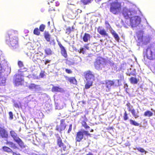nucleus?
Segmentation results:
<instances>
[{"instance_id":"obj_1","label":"nucleus","mask_w":155,"mask_h":155,"mask_svg":"<svg viewBox=\"0 0 155 155\" xmlns=\"http://www.w3.org/2000/svg\"><path fill=\"white\" fill-rule=\"evenodd\" d=\"M56 142L58 147L61 148L57 151L58 154L64 155L69 152V150L71 148L70 146L68 143H64L60 137L58 136L56 137Z\"/></svg>"},{"instance_id":"obj_2","label":"nucleus","mask_w":155,"mask_h":155,"mask_svg":"<svg viewBox=\"0 0 155 155\" xmlns=\"http://www.w3.org/2000/svg\"><path fill=\"white\" fill-rule=\"evenodd\" d=\"M14 32H12V34L10 35L9 34H8L6 36V42L7 44L12 49H15L18 47V39L17 36H12Z\"/></svg>"},{"instance_id":"obj_3","label":"nucleus","mask_w":155,"mask_h":155,"mask_svg":"<svg viewBox=\"0 0 155 155\" xmlns=\"http://www.w3.org/2000/svg\"><path fill=\"white\" fill-rule=\"evenodd\" d=\"M109 1L110 12L114 15L118 14L121 10V3L118 0H109Z\"/></svg>"},{"instance_id":"obj_4","label":"nucleus","mask_w":155,"mask_h":155,"mask_svg":"<svg viewBox=\"0 0 155 155\" xmlns=\"http://www.w3.org/2000/svg\"><path fill=\"white\" fill-rule=\"evenodd\" d=\"M106 64V61L105 59L99 57L95 59L94 63V66L96 69L99 71L104 68Z\"/></svg>"},{"instance_id":"obj_5","label":"nucleus","mask_w":155,"mask_h":155,"mask_svg":"<svg viewBox=\"0 0 155 155\" xmlns=\"http://www.w3.org/2000/svg\"><path fill=\"white\" fill-rule=\"evenodd\" d=\"M10 134L14 140L19 145L21 148L25 147V145L22 140L18 137L17 134L13 130H11L10 132Z\"/></svg>"},{"instance_id":"obj_6","label":"nucleus","mask_w":155,"mask_h":155,"mask_svg":"<svg viewBox=\"0 0 155 155\" xmlns=\"http://www.w3.org/2000/svg\"><path fill=\"white\" fill-rule=\"evenodd\" d=\"M124 79V77H121L120 80H108L107 81L105 82L106 86L107 88L110 89L112 86L117 87L120 85V83L121 81Z\"/></svg>"},{"instance_id":"obj_7","label":"nucleus","mask_w":155,"mask_h":155,"mask_svg":"<svg viewBox=\"0 0 155 155\" xmlns=\"http://www.w3.org/2000/svg\"><path fill=\"white\" fill-rule=\"evenodd\" d=\"M84 134L87 136H91V134L89 133L88 131L83 130V131H79L76 134L75 140L76 142H80L83 139Z\"/></svg>"},{"instance_id":"obj_8","label":"nucleus","mask_w":155,"mask_h":155,"mask_svg":"<svg viewBox=\"0 0 155 155\" xmlns=\"http://www.w3.org/2000/svg\"><path fill=\"white\" fill-rule=\"evenodd\" d=\"M154 50L152 47H148L144 51V54L148 59L153 60L155 59V54L153 53Z\"/></svg>"},{"instance_id":"obj_9","label":"nucleus","mask_w":155,"mask_h":155,"mask_svg":"<svg viewBox=\"0 0 155 155\" xmlns=\"http://www.w3.org/2000/svg\"><path fill=\"white\" fill-rule=\"evenodd\" d=\"M24 75L21 74H16L14 76L13 83L16 86L21 85L24 81Z\"/></svg>"},{"instance_id":"obj_10","label":"nucleus","mask_w":155,"mask_h":155,"mask_svg":"<svg viewBox=\"0 0 155 155\" xmlns=\"http://www.w3.org/2000/svg\"><path fill=\"white\" fill-rule=\"evenodd\" d=\"M122 14L126 19H129L134 15V12L126 7L123 8L122 11Z\"/></svg>"},{"instance_id":"obj_11","label":"nucleus","mask_w":155,"mask_h":155,"mask_svg":"<svg viewBox=\"0 0 155 155\" xmlns=\"http://www.w3.org/2000/svg\"><path fill=\"white\" fill-rule=\"evenodd\" d=\"M130 18V24L132 27L137 26L141 21L140 18L138 16H132Z\"/></svg>"},{"instance_id":"obj_12","label":"nucleus","mask_w":155,"mask_h":155,"mask_svg":"<svg viewBox=\"0 0 155 155\" xmlns=\"http://www.w3.org/2000/svg\"><path fill=\"white\" fill-rule=\"evenodd\" d=\"M65 121V120L64 119L61 120L60 125H57L56 126L55 129L56 130L61 132L65 129L67 125L66 124Z\"/></svg>"},{"instance_id":"obj_13","label":"nucleus","mask_w":155,"mask_h":155,"mask_svg":"<svg viewBox=\"0 0 155 155\" xmlns=\"http://www.w3.org/2000/svg\"><path fill=\"white\" fill-rule=\"evenodd\" d=\"M84 76L86 81H92L94 80V76L92 72L90 70L87 71L84 73Z\"/></svg>"},{"instance_id":"obj_14","label":"nucleus","mask_w":155,"mask_h":155,"mask_svg":"<svg viewBox=\"0 0 155 155\" xmlns=\"http://www.w3.org/2000/svg\"><path fill=\"white\" fill-rule=\"evenodd\" d=\"M43 54V53L41 52L35 53L33 57V61L37 63L40 61H41Z\"/></svg>"},{"instance_id":"obj_15","label":"nucleus","mask_w":155,"mask_h":155,"mask_svg":"<svg viewBox=\"0 0 155 155\" xmlns=\"http://www.w3.org/2000/svg\"><path fill=\"white\" fill-rule=\"evenodd\" d=\"M66 81L69 83L71 84L77 85V81L75 77H68L67 76H64Z\"/></svg>"},{"instance_id":"obj_16","label":"nucleus","mask_w":155,"mask_h":155,"mask_svg":"<svg viewBox=\"0 0 155 155\" xmlns=\"http://www.w3.org/2000/svg\"><path fill=\"white\" fill-rule=\"evenodd\" d=\"M0 137L5 139L8 138V137L7 131L4 127H0Z\"/></svg>"},{"instance_id":"obj_17","label":"nucleus","mask_w":155,"mask_h":155,"mask_svg":"<svg viewBox=\"0 0 155 155\" xmlns=\"http://www.w3.org/2000/svg\"><path fill=\"white\" fill-rule=\"evenodd\" d=\"M97 31L103 37H107L108 34L106 30L104 28L99 26L97 28Z\"/></svg>"},{"instance_id":"obj_18","label":"nucleus","mask_w":155,"mask_h":155,"mask_svg":"<svg viewBox=\"0 0 155 155\" xmlns=\"http://www.w3.org/2000/svg\"><path fill=\"white\" fill-rule=\"evenodd\" d=\"M58 44L60 48L61 53V55L64 58H67L68 56V55L67 51L66 50L64 47L62 45V44L60 42H58Z\"/></svg>"},{"instance_id":"obj_19","label":"nucleus","mask_w":155,"mask_h":155,"mask_svg":"<svg viewBox=\"0 0 155 155\" xmlns=\"http://www.w3.org/2000/svg\"><path fill=\"white\" fill-rule=\"evenodd\" d=\"M136 34L138 39L140 42H143V32L142 31H139L137 32Z\"/></svg>"},{"instance_id":"obj_20","label":"nucleus","mask_w":155,"mask_h":155,"mask_svg":"<svg viewBox=\"0 0 155 155\" xmlns=\"http://www.w3.org/2000/svg\"><path fill=\"white\" fill-rule=\"evenodd\" d=\"M6 144L11 145V147L13 149H18V148L16 145L13 142L8 141L7 140H6Z\"/></svg>"},{"instance_id":"obj_21","label":"nucleus","mask_w":155,"mask_h":155,"mask_svg":"<svg viewBox=\"0 0 155 155\" xmlns=\"http://www.w3.org/2000/svg\"><path fill=\"white\" fill-rule=\"evenodd\" d=\"M110 33L115 40L118 42L120 40V38L118 35L116 31L114 30H112L110 31Z\"/></svg>"},{"instance_id":"obj_22","label":"nucleus","mask_w":155,"mask_h":155,"mask_svg":"<svg viewBox=\"0 0 155 155\" xmlns=\"http://www.w3.org/2000/svg\"><path fill=\"white\" fill-rule=\"evenodd\" d=\"M62 88L58 86H53L51 88V91L53 92H60L62 91Z\"/></svg>"},{"instance_id":"obj_23","label":"nucleus","mask_w":155,"mask_h":155,"mask_svg":"<svg viewBox=\"0 0 155 155\" xmlns=\"http://www.w3.org/2000/svg\"><path fill=\"white\" fill-rule=\"evenodd\" d=\"M90 38V35L89 34L85 33L83 38V40L84 42H87Z\"/></svg>"},{"instance_id":"obj_24","label":"nucleus","mask_w":155,"mask_h":155,"mask_svg":"<svg viewBox=\"0 0 155 155\" xmlns=\"http://www.w3.org/2000/svg\"><path fill=\"white\" fill-rule=\"evenodd\" d=\"M2 149L4 151L8 153H12L13 154V153L14 152L10 148L6 146L2 147Z\"/></svg>"},{"instance_id":"obj_25","label":"nucleus","mask_w":155,"mask_h":155,"mask_svg":"<svg viewBox=\"0 0 155 155\" xmlns=\"http://www.w3.org/2000/svg\"><path fill=\"white\" fill-rule=\"evenodd\" d=\"M93 81H87V82L85 85L86 89H88L92 85Z\"/></svg>"},{"instance_id":"obj_26","label":"nucleus","mask_w":155,"mask_h":155,"mask_svg":"<svg viewBox=\"0 0 155 155\" xmlns=\"http://www.w3.org/2000/svg\"><path fill=\"white\" fill-rule=\"evenodd\" d=\"M45 54L47 55H50L53 54V51L49 48H47L44 50Z\"/></svg>"},{"instance_id":"obj_27","label":"nucleus","mask_w":155,"mask_h":155,"mask_svg":"<svg viewBox=\"0 0 155 155\" xmlns=\"http://www.w3.org/2000/svg\"><path fill=\"white\" fill-rule=\"evenodd\" d=\"M39 86V85H36L35 84L31 83L28 86V87L30 90L36 89Z\"/></svg>"},{"instance_id":"obj_28","label":"nucleus","mask_w":155,"mask_h":155,"mask_svg":"<svg viewBox=\"0 0 155 155\" xmlns=\"http://www.w3.org/2000/svg\"><path fill=\"white\" fill-rule=\"evenodd\" d=\"M129 81L132 84H137L138 82V79L135 78L131 77L129 79Z\"/></svg>"},{"instance_id":"obj_29","label":"nucleus","mask_w":155,"mask_h":155,"mask_svg":"<svg viewBox=\"0 0 155 155\" xmlns=\"http://www.w3.org/2000/svg\"><path fill=\"white\" fill-rule=\"evenodd\" d=\"M81 123L82 126L84 127L85 129H88L90 128V127L87 125L85 121H82L81 122Z\"/></svg>"},{"instance_id":"obj_30","label":"nucleus","mask_w":155,"mask_h":155,"mask_svg":"<svg viewBox=\"0 0 155 155\" xmlns=\"http://www.w3.org/2000/svg\"><path fill=\"white\" fill-rule=\"evenodd\" d=\"M153 113L149 110H147L144 112V116L145 117H150L153 115Z\"/></svg>"},{"instance_id":"obj_31","label":"nucleus","mask_w":155,"mask_h":155,"mask_svg":"<svg viewBox=\"0 0 155 155\" xmlns=\"http://www.w3.org/2000/svg\"><path fill=\"white\" fill-rule=\"evenodd\" d=\"M93 0H80L81 2L83 5H85L90 3Z\"/></svg>"},{"instance_id":"obj_32","label":"nucleus","mask_w":155,"mask_h":155,"mask_svg":"<svg viewBox=\"0 0 155 155\" xmlns=\"http://www.w3.org/2000/svg\"><path fill=\"white\" fill-rule=\"evenodd\" d=\"M44 37L46 40L48 42L50 40V35L48 32L45 33L44 35Z\"/></svg>"},{"instance_id":"obj_33","label":"nucleus","mask_w":155,"mask_h":155,"mask_svg":"<svg viewBox=\"0 0 155 155\" xmlns=\"http://www.w3.org/2000/svg\"><path fill=\"white\" fill-rule=\"evenodd\" d=\"M33 33L34 34L38 36L40 34V30L38 28H35L33 31Z\"/></svg>"},{"instance_id":"obj_34","label":"nucleus","mask_w":155,"mask_h":155,"mask_svg":"<svg viewBox=\"0 0 155 155\" xmlns=\"http://www.w3.org/2000/svg\"><path fill=\"white\" fill-rule=\"evenodd\" d=\"M136 149L141 153H144L145 154H146L147 153L146 151L141 147H136Z\"/></svg>"},{"instance_id":"obj_35","label":"nucleus","mask_w":155,"mask_h":155,"mask_svg":"<svg viewBox=\"0 0 155 155\" xmlns=\"http://www.w3.org/2000/svg\"><path fill=\"white\" fill-rule=\"evenodd\" d=\"M130 124L132 125H133L135 126H138L139 125V124L137 123L135 120H133L132 119H130L129 120Z\"/></svg>"},{"instance_id":"obj_36","label":"nucleus","mask_w":155,"mask_h":155,"mask_svg":"<svg viewBox=\"0 0 155 155\" xmlns=\"http://www.w3.org/2000/svg\"><path fill=\"white\" fill-rule=\"evenodd\" d=\"M132 115L135 118H137L139 117V116L137 115L136 113L135 110L133 109L131 111Z\"/></svg>"},{"instance_id":"obj_37","label":"nucleus","mask_w":155,"mask_h":155,"mask_svg":"<svg viewBox=\"0 0 155 155\" xmlns=\"http://www.w3.org/2000/svg\"><path fill=\"white\" fill-rule=\"evenodd\" d=\"M5 82V79L3 77H0V86L4 85Z\"/></svg>"},{"instance_id":"obj_38","label":"nucleus","mask_w":155,"mask_h":155,"mask_svg":"<svg viewBox=\"0 0 155 155\" xmlns=\"http://www.w3.org/2000/svg\"><path fill=\"white\" fill-rule=\"evenodd\" d=\"M123 118L124 120L125 121L127 120L128 119L129 117L127 112L126 111H125L124 113Z\"/></svg>"},{"instance_id":"obj_39","label":"nucleus","mask_w":155,"mask_h":155,"mask_svg":"<svg viewBox=\"0 0 155 155\" xmlns=\"http://www.w3.org/2000/svg\"><path fill=\"white\" fill-rule=\"evenodd\" d=\"M86 51V49L85 48H81L78 51V52L79 53H82L83 54H84Z\"/></svg>"},{"instance_id":"obj_40","label":"nucleus","mask_w":155,"mask_h":155,"mask_svg":"<svg viewBox=\"0 0 155 155\" xmlns=\"http://www.w3.org/2000/svg\"><path fill=\"white\" fill-rule=\"evenodd\" d=\"M45 28V26L43 24H42L40 25L39 29L41 32L44 31Z\"/></svg>"},{"instance_id":"obj_41","label":"nucleus","mask_w":155,"mask_h":155,"mask_svg":"<svg viewBox=\"0 0 155 155\" xmlns=\"http://www.w3.org/2000/svg\"><path fill=\"white\" fill-rule=\"evenodd\" d=\"M126 106L128 107V110L130 112H131L132 110L131 109V108L133 107V106L130 105L129 103H127L126 104Z\"/></svg>"},{"instance_id":"obj_42","label":"nucleus","mask_w":155,"mask_h":155,"mask_svg":"<svg viewBox=\"0 0 155 155\" xmlns=\"http://www.w3.org/2000/svg\"><path fill=\"white\" fill-rule=\"evenodd\" d=\"M71 31L72 30L71 28L70 27H69L66 29V33L68 35H69L70 34Z\"/></svg>"},{"instance_id":"obj_43","label":"nucleus","mask_w":155,"mask_h":155,"mask_svg":"<svg viewBox=\"0 0 155 155\" xmlns=\"http://www.w3.org/2000/svg\"><path fill=\"white\" fill-rule=\"evenodd\" d=\"M9 115V118L10 119L12 120L13 118V114L12 111H10L8 112Z\"/></svg>"},{"instance_id":"obj_44","label":"nucleus","mask_w":155,"mask_h":155,"mask_svg":"<svg viewBox=\"0 0 155 155\" xmlns=\"http://www.w3.org/2000/svg\"><path fill=\"white\" fill-rule=\"evenodd\" d=\"M65 71L68 74H71L72 73V71L70 69L65 68Z\"/></svg>"},{"instance_id":"obj_45","label":"nucleus","mask_w":155,"mask_h":155,"mask_svg":"<svg viewBox=\"0 0 155 155\" xmlns=\"http://www.w3.org/2000/svg\"><path fill=\"white\" fill-rule=\"evenodd\" d=\"M49 42V44L50 45H55V42L54 39L51 40H50V41Z\"/></svg>"},{"instance_id":"obj_46","label":"nucleus","mask_w":155,"mask_h":155,"mask_svg":"<svg viewBox=\"0 0 155 155\" xmlns=\"http://www.w3.org/2000/svg\"><path fill=\"white\" fill-rule=\"evenodd\" d=\"M18 64L20 68H21L24 66L23 63L21 61H18Z\"/></svg>"},{"instance_id":"obj_47","label":"nucleus","mask_w":155,"mask_h":155,"mask_svg":"<svg viewBox=\"0 0 155 155\" xmlns=\"http://www.w3.org/2000/svg\"><path fill=\"white\" fill-rule=\"evenodd\" d=\"M72 129V124H70L69 125V128L68 131L67 133H70Z\"/></svg>"},{"instance_id":"obj_48","label":"nucleus","mask_w":155,"mask_h":155,"mask_svg":"<svg viewBox=\"0 0 155 155\" xmlns=\"http://www.w3.org/2000/svg\"><path fill=\"white\" fill-rule=\"evenodd\" d=\"M45 71H43V72H41L39 74V76L41 78H43L45 76L44 74Z\"/></svg>"},{"instance_id":"obj_49","label":"nucleus","mask_w":155,"mask_h":155,"mask_svg":"<svg viewBox=\"0 0 155 155\" xmlns=\"http://www.w3.org/2000/svg\"><path fill=\"white\" fill-rule=\"evenodd\" d=\"M51 60H49V59H45V61L44 62L45 64V65H46L48 63H50L51 62Z\"/></svg>"},{"instance_id":"obj_50","label":"nucleus","mask_w":155,"mask_h":155,"mask_svg":"<svg viewBox=\"0 0 155 155\" xmlns=\"http://www.w3.org/2000/svg\"><path fill=\"white\" fill-rule=\"evenodd\" d=\"M88 45H89V44H86L84 46V48H85L86 49H87L88 50H89V48L88 46Z\"/></svg>"},{"instance_id":"obj_51","label":"nucleus","mask_w":155,"mask_h":155,"mask_svg":"<svg viewBox=\"0 0 155 155\" xmlns=\"http://www.w3.org/2000/svg\"><path fill=\"white\" fill-rule=\"evenodd\" d=\"M127 74L129 76H130V75L134 76V75H135V74L134 73H131V72H128Z\"/></svg>"},{"instance_id":"obj_52","label":"nucleus","mask_w":155,"mask_h":155,"mask_svg":"<svg viewBox=\"0 0 155 155\" xmlns=\"http://www.w3.org/2000/svg\"><path fill=\"white\" fill-rule=\"evenodd\" d=\"M50 8H49V11H55L54 8V7H52V8H50Z\"/></svg>"},{"instance_id":"obj_53","label":"nucleus","mask_w":155,"mask_h":155,"mask_svg":"<svg viewBox=\"0 0 155 155\" xmlns=\"http://www.w3.org/2000/svg\"><path fill=\"white\" fill-rule=\"evenodd\" d=\"M75 9H74L75 10H74V9H71V11L73 12V13L74 14V15H75V16L76 15V14L74 12H76Z\"/></svg>"},{"instance_id":"obj_54","label":"nucleus","mask_w":155,"mask_h":155,"mask_svg":"<svg viewBox=\"0 0 155 155\" xmlns=\"http://www.w3.org/2000/svg\"><path fill=\"white\" fill-rule=\"evenodd\" d=\"M105 24L106 25H108V26L109 27H110V28L111 27V26L108 21H105Z\"/></svg>"},{"instance_id":"obj_55","label":"nucleus","mask_w":155,"mask_h":155,"mask_svg":"<svg viewBox=\"0 0 155 155\" xmlns=\"http://www.w3.org/2000/svg\"><path fill=\"white\" fill-rule=\"evenodd\" d=\"M55 6H59V5H60V3H59V2L58 1L56 2H55Z\"/></svg>"},{"instance_id":"obj_56","label":"nucleus","mask_w":155,"mask_h":155,"mask_svg":"<svg viewBox=\"0 0 155 155\" xmlns=\"http://www.w3.org/2000/svg\"><path fill=\"white\" fill-rule=\"evenodd\" d=\"M113 127H109L107 128V130H113Z\"/></svg>"},{"instance_id":"obj_57","label":"nucleus","mask_w":155,"mask_h":155,"mask_svg":"<svg viewBox=\"0 0 155 155\" xmlns=\"http://www.w3.org/2000/svg\"><path fill=\"white\" fill-rule=\"evenodd\" d=\"M13 155H21L19 153H16L15 152H13Z\"/></svg>"},{"instance_id":"obj_58","label":"nucleus","mask_w":155,"mask_h":155,"mask_svg":"<svg viewBox=\"0 0 155 155\" xmlns=\"http://www.w3.org/2000/svg\"><path fill=\"white\" fill-rule=\"evenodd\" d=\"M86 155H93V154L91 152H89L88 154H86Z\"/></svg>"},{"instance_id":"obj_59","label":"nucleus","mask_w":155,"mask_h":155,"mask_svg":"<svg viewBox=\"0 0 155 155\" xmlns=\"http://www.w3.org/2000/svg\"><path fill=\"white\" fill-rule=\"evenodd\" d=\"M48 26H50V21H49L48 22Z\"/></svg>"},{"instance_id":"obj_60","label":"nucleus","mask_w":155,"mask_h":155,"mask_svg":"<svg viewBox=\"0 0 155 155\" xmlns=\"http://www.w3.org/2000/svg\"><path fill=\"white\" fill-rule=\"evenodd\" d=\"M81 102L83 104H85V102L84 101H81Z\"/></svg>"},{"instance_id":"obj_61","label":"nucleus","mask_w":155,"mask_h":155,"mask_svg":"<svg viewBox=\"0 0 155 155\" xmlns=\"http://www.w3.org/2000/svg\"><path fill=\"white\" fill-rule=\"evenodd\" d=\"M48 155V154L47 153H43L41 155Z\"/></svg>"},{"instance_id":"obj_62","label":"nucleus","mask_w":155,"mask_h":155,"mask_svg":"<svg viewBox=\"0 0 155 155\" xmlns=\"http://www.w3.org/2000/svg\"><path fill=\"white\" fill-rule=\"evenodd\" d=\"M74 26H72V30H74Z\"/></svg>"},{"instance_id":"obj_63","label":"nucleus","mask_w":155,"mask_h":155,"mask_svg":"<svg viewBox=\"0 0 155 155\" xmlns=\"http://www.w3.org/2000/svg\"><path fill=\"white\" fill-rule=\"evenodd\" d=\"M101 0H96V1L97 2H99L100 1H101Z\"/></svg>"},{"instance_id":"obj_64","label":"nucleus","mask_w":155,"mask_h":155,"mask_svg":"<svg viewBox=\"0 0 155 155\" xmlns=\"http://www.w3.org/2000/svg\"><path fill=\"white\" fill-rule=\"evenodd\" d=\"M94 131V130L93 129H91L90 130V132H93Z\"/></svg>"}]
</instances>
